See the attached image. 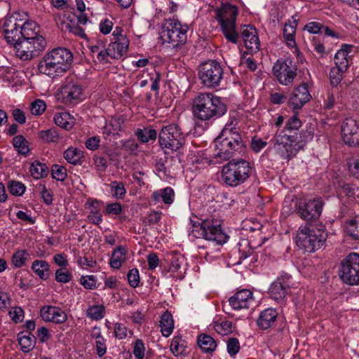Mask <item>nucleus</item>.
I'll return each instance as SVG.
<instances>
[{"mask_svg":"<svg viewBox=\"0 0 359 359\" xmlns=\"http://www.w3.org/2000/svg\"><path fill=\"white\" fill-rule=\"evenodd\" d=\"M236 124V119L228 122L219 135L215 140V147L218 150L215 156L222 161L229 160L236 152H241L245 147Z\"/></svg>","mask_w":359,"mask_h":359,"instance_id":"f257e3e1","label":"nucleus"},{"mask_svg":"<svg viewBox=\"0 0 359 359\" xmlns=\"http://www.w3.org/2000/svg\"><path fill=\"white\" fill-rule=\"evenodd\" d=\"M192 111L198 120L210 121L224 115L227 107L219 97L210 93H201L193 100Z\"/></svg>","mask_w":359,"mask_h":359,"instance_id":"f03ea898","label":"nucleus"},{"mask_svg":"<svg viewBox=\"0 0 359 359\" xmlns=\"http://www.w3.org/2000/svg\"><path fill=\"white\" fill-rule=\"evenodd\" d=\"M73 60V55L67 48H57L47 53L39 61L37 68L40 74L55 78L64 74Z\"/></svg>","mask_w":359,"mask_h":359,"instance_id":"7ed1b4c3","label":"nucleus"},{"mask_svg":"<svg viewBox=\"0 0 359 359\" xmlns=\"http://www.w3.org/2000/svg\"><path fill=\"white\" fill-rule=\"evenodd\" d=\"M192 230L190 235L196 238H204L223 245L227 242L229 236L224 232L221 226V221L206 218L205 219L194 217L190 218Z\"/></svg>","mask_w":359,"mask_h":359,"instance_id":"20e7f679","label":"nucleus"},{"mask_svg":"<svg viewBox=\"0 0 359 359\" xmlns=\"http://www.w3.org/2000/svg\"><path fill=\"white\" fill-rule=\"evenodd\" d=\"M214 18L220 25L222 32L228 41L236 44L239 34L236 29V20L238 14L237 6L229 3L222 4L214 10Z\"/></svg>","mask_w":359,"mask_h":359,"instance_id":"39448f33","label":"nucleus"},{"mask_svg":"<svg viewBox=\"0 0 359 359\" xmlns=\"http://www.w3.org/2000/svg\"><path fill=\"white\" fill-rule=\"evenodd\" d=\"M252 168L250 162L241 159H232L222 169V179L230 187H237L246 182L252 175Z\"/></svg>","mask_w":359,"mask_h":359,"instance_id":"423d86ee","label":"nucleus"},{"mask_svg":"<svg viewBox=\"0 0 359 359\" xmlns=\"http://www.w3.org/2000/svg\"><path fill=\"white\" fill-rule=\"evenodd\" d=\"M326 238L327 234L324 229L308 224L299 228L297 245L305 252H313L324 245Z\"/></svg>","mask_w":359,"mask_h":359,"instance_id":"0eeeda50","label":"nucleus"},{"mask_svg":"<svg viewBox=\"0 0 359 359\" xmlns=\"http://www.w3.org/2000/svg\"><path fill=\"white\" fill-rule=\"evenodd\" d=\"M273 148L281 158L290 161L303 149L304 145L297 140V136L289 135L283 130L273 137Z\"/></svg>","mask_w":359,"mask_h":359,"instance_id":"6e6552de","label":"nucleus"},{"mask_svg":"<svg viewBox=\"0 0 359 359\" xmlns=\"http://www.w3.org/2000/svg\"><path fill=\"white\" fill-rule=\"evenodd\" d=\"M158 142L162 149L176 151L182 147L185 136L177 123L163 126L158 134Z\"/></svg>","mask_w":359,"mask_h":359,"instance_id":"1a4fd4ad","label":"nucleus"},{"mask_svg":"<svg viewBox=\"0 0 359 359\" xmlns=\"http://www.w3.org/2000/svg\"><path fill=\"white\" fill-rule=\"evenodd\" d=\"M187 26L182 25L177 20H165L162 26L161 38L164 42L172 43L176 48L187 41Z\"/></svg>","mask_w":359,"mask_h":359,"instance_id":"9d476101","label":"nucleus"},{"mask_svg":"<svg viewBox=\"0 0 359 359\" xmlns=\"http://www.w3.org/2000/svg\"><path fill=\"white\" fill-rule=\"evenodd\" d=\"M198 78L201 83L208 88L219 86L224 74L222 65L215 60H208L198 67Z\"/></svg>","mask_w":359,"mask_h":359,"instance_id":"9b49d317","label":"nucleus"},{"mask_svg":"<svg viewBox=\"0 0 359 359\" xmlns=\"http://www.w3.org/2000/svg\"><path fill=\"white\" fill-rule=\"evenodd\" d=\"M46 46V40L42 36L35 39H23L14 47L16 55L22 60H29L38 56Z\"/></svg>","mask_w":359,"mask_h":359,"instance_id":"f8f14e48","label":"nucleus"},{"mask_svg":"<svg viewBox=\"0 0 359 359\" xmlns=\"http://www.w3.org/2000/svg\"><path fill=\"white\" fill-rule=\"evenodd\" d=\"M339 276L347 284H359V254L350 253L346 257L341 264Z\"/></svg>","mask_w":359,"mask_h":359,"instance_id":"ddd939ff","label":"nucleus"},{"mask_svg":"<svg viewBox=\"0 0 359 359\" xmlns=\"http://www.w3.org/2000/svg\"><path fill=\"white\" fill-rule=\"evenodd\" d=\"M323 205V200L320 198L301 201L297 208V212L304 220L314 221L320 217Z\"/></svg>","mask_w":359,"mask_h":359,"instance_id":"4468645a","label":"nucleus"},{"mask_svg":"<svg viewBox=\"0 0 359 359\" xmlns=\"http://www.w3.org/2000/svg\"><path fill=\"white\" fill-rule=\"evenodd\" d=\"M82 87L74 82L68 81L61 86L57 93L58 100L67 106H74L82 101Z\"/></svg>","mask_w":359,"mask_h":359,"instance_id":"2eb2a0df","label":"nucleus"},{"mask_svg":"<svg viewBox=\"0 0 359 359\" xmlns=\"http://www.w3.org/2000/svg\"><path fill=\"white\" fill-rule=\"evenodd\" d=\"M273 72L278 81L285 86L292 83L297 76V67L291 60H278L273 65Z\"/></svg>","mask_w":359,"mask_h":359,"instance_id":"dca6fc26","label":"nucleus"},{"mask_svg":"<svg viewBox=\"0 0 359 359\" xmlns=\"http://www.w3.org/2000/svg\"><path fill=\"white\" fill-rule=\"evenodd\" d=\"M291 276L287 273L281 274L271 285L269 288L270 297L278 303L283 304L288 294L291 283Z\"/></svg>","mask_w":359,"mask_h":359,"instance_id":"f3484780","label":"nucleus"},{"mask_svg":"<svg viewBox=\"0 0 359 359\" xmlns=\"http://www.w3.org/2000/svg\"><path fill=\"white\" fill-rule=\"evenodd\" d=\"M341 137L349 146H359V120L346 118L341 126Z\"/></svg>","mask_w":359,"mask_h":359,"instance_id":"a211bd4d","label":"nucleus"},{"mask_svg":"<svg viewBox=\"0 0 359 359\" xmlns=\"http://www.w3.org/2000/svg\"><path fill=\"white\" fill-rule=\"evenodd\" d=\"M311 98L308 85L302 83L294 90L288 99V104L294 110L300 109Z\"/></svg>","mask_w":359,"mask_h":359,"instance_id":"6ab92c4d","label":"nucleus"},{"mask_svg":"<svg viewBox=\"0 0 359 359\" xmlns=\"http://www.w3.org/2000/svg\"><path fill=\"white\" fill-rule=\"evenodd\" d=\"M240 32L246 48L257 52L259 49L260 43L255 27L252 25H242Z\"/></svg>","mask_w":359,"mask_h":359,"instance_id":"aec40b11","label":"nucleus"},{"mask_svg":"<svg viewBox=\"0 0 359 359\" xmlns=\"http://www.w3.org/2000/svg\"><path fill=\"white\" fill-rule=\"evenodd\" d=\"M20 25L18 23V19L9 18L4 24V37L7 43L13 45L14 47L18 41H21Z\"/></svg>","mask_w":359,"mask_h":359,"instance_id":"412c9836","label":"nucleus"},{"mask_svg":"<svg viewBox=\"0 0 359 359\" xmlns=\"http://www.w3.org/2000/svg\"><path fill=\"white\" fill-rule=\"evenodd\" d=\"M229 302L234 310L248 309L254 303L252 292L249 290H240L232 296Z\"/></svg>","mask_w":359,"mask_h":359,"instance_id":"4be33fe9","label":"nucleus"},{"mask_svg":"<svg viewBox=\"0 0 359 359\" xmlns=\"http://www.w3.org/2000/svg\"><path fill=\"white\" fill-rule=\"evenodd\" d=\"M40 315L45 321L55 323H62L67 319L65 312L54 306H44L40 310Z\"/></svg>","mask_w":359,"mask_h":359,"instance_id":"5701e85b","label":"nucleus"},{"mask_svg":"<svg viewBox=\"0 0 359 359\" xmlns=\"http://www.w3.org/2000/svg\"><path fill=\"white\" fill-rule=\"evenodd\" d=\"M129 41L126 36H121L118 41L110 43L107 48V54L112 59H119L128 51Z\"/></svg>","mask_w":359,"mask_h":359,"instance_id":"b1692460","label":"nucleus"},{"mask_svg":"<svg viewBox=\"0 0 359 359\" xmlns=\"http://www.w3.org/2000/svg\"><path fill=\"white\" fill-rule=\"evenodd\" d=\"M352 46L344 44L334 55L335 67L340 68L341 70L346 71L348 67L349 55Z\"/></svg>","mask_w":359,"mask_h":359,"instance_id":"393cba45","label":"nucleus"},{"mask_svg":"<svg viewBox=\"0 0 359 359\" xmlns=\"http://www.w3.org/2000/svg\"><path fill=\"white\" fill-rule=\"evenodd\" d=\"M278 316V312L273 309H267L262 311L257 320V325L263 330L271 327Z\"/></svg>","mask_w":359,"mask_h":359,"instance_id":"a878e982","label":"nucleus"},{"mask_svg":"<svg viewBox=\"0 0 359 359\" xmlns=\"http://www.w3.org/2000/svg\"><path fill=\"white\" fill-rule=\"evenodd\" d=\"M123 123L124 120L122 116L111 117L102 128V133L104 137L107 138L111 135L118 134L121 130Z\"/></svg>","mask_w":359,"mask_h":359,"instance_id":"bb28decb","label":"nucleus"},{"mask_svg":"<svg viewBox=\"0 0 359 359\" xmlns=\"http://www.w3.org/2000/svg\"><path fill=\"white\" fill-rule=\"evenodd\" d=\"M128 249L126 247L120 245L116 248L111 254L109 264L111 267L118 269L121 267L122 264L126 260V255Z\"/></svg>","mask_w":359,"mask_h":359,"instance_id":"cd10ccee","label":"nucleus"},{"mask_svg":"<svg viewBox=\"0 0 359 359\" xmlns=\"http://www.w3.org/2000/svg\"><path fill=\"white\" fill-rule=\"evenodd\" d=\"M160 327L163 336L168 337L172 334L174 329V320L169 311H166L161 315Z\"/></svg>","mask_w":359,"mask_h":359,"instance_id":"c85d7f7f","label":"nucleus"},{"mask_svg":"<svg viewBox=\"0 0 359 359\" xmlns=\"http://www.w3.org/2000/svg\"><path fill=\"white\" fill-rule=\"evenodd\" d=\"M197 343L201 350L206 353H212L217 348L215 340L205 334H201L198 337Z\"/></svg>","mask_w":359,"mask_h":359,"instance_id":"c756f323","label":"nucleus"},{"mask_svg":"<svg viewBox=\"0 0 359 359\" xmlns=\"http://www.w3.org/2000/svg\"><path fill=\"white\" fill-rule=\"evenodd\" d=\"M35 341V337L29 332H27L26 334L24 332L18 334V342L24 353H28L34 348Z\"/></svg>","mask_w":359,"mask_h":359,"instance_id":"7c9ffc66","label":"nucleus"},{"mask_svg":"<svg viewBox=\"0 0 359 359\" xmlns=\"http://www.w3.org/2000/svg\"><path fill=\"white\" fill-rule=\"evenodd\" d=\"M175 193L171 187H165V189L154 191L152 194V199L156 202L163 201L165 204L170 205L174 201Z\"/></svg>","mask_w":359,"mask_h":359,"instance_id":"2f4dec72","label":"nucleus"},{"mask_svg":"<svg viewBox=\"0 0 359 359\" xmlns=\"http://www.w3.org/2000/svg\"><path fill=\"white\" fill-rule=\"evenodd\" d=\"M345 231L351 239L359 241V215L353 217L346 222Z\"/></svg>","mask_w":359,"mask_h":359,"instance_id":"473e14b6","label":"nucleus"},{"mask_svg":"<svg viewBox=\"0 0 359 359\" xmlns=\"http://www.w3.org/2000/svg\"><path fill=\"white\" fill-rule=\"evenodd\" d=\"M297 23L295 21H290L285 22L283 29V36L285 40L290 47L295 46L294 35L296 32Z\"/></svg>","mask_w":359,"mask_h":359,"instance_id":"72a5a7b5","label":"nucleus"},{"mask_svg":"<svg viewBox=\"0 0 359 359\" xmlns=\"http://www.w3.org/2000/svg\"><path fill=\"white\" fill-rule=\"evenodd\" d=\"M32 270L41 278L46 280L49 276V265L45 260L37 259L32 263Z\"/></svg>","mask_w":359,"mask_h":359,"instance_id":"f704fd0d","label":"nucleus"},{"mask_svg":"<svg viewBox=\"0 0 359 359\" xmlns=\"http://www.w3.org/2000/svg\"><path fill=\"white\" fill-rule=\"evenodd\" d=\"M55 123L66 130H69L73 126V118L67 112H61L54 116Z\"/></svg>","mask_w":359,"mask_h":359,"instance_id":"c9c22d12","label":"nucleus"},{"mask_svg":"<svg viewBox=\"0 0 359 359\" xmlns=\"http://www.w3.org/2000/svg\"><path fill=\"white\" fill-rule=\"evenodd\" d=\"M36 27V25L33 22H26L20 25L21 39H35L36 36H39L35 31Z\"/></svg>","mask_w":359,"mask_h":359,"instance_id":"e433bc0d","label":"nucleus"},{"mask_svg":"<svg viewBox=\"0 0 359 359\" xmlns=\"http://www.w3.org/2000/svg\"><path fill=\"white\" fill-rule=\"evenodd\" d=\"M83 157V152L77 148L69 147L64 152V158L68 163L74 165L79 163Z\"/></svg>","mask_w":359,"mask_h":359,"instance_id":"4c0bfd02","label":"nucleus"},{"mask_svg":"<svg viewBox=\"0 0 359 359\" xmlns=\"http://www.w3.org/2000/svg\"><path fill=\"white\" fill-rule=\"evenodd\" d=\"M135 134L137 139L143 143L148 142L149 140H155L157 137V132L153 128H138Z\"/></svg>","mask_w":359,"mask_h":359,"instance_id":"58836bf2","label":"nucleus"},{"mask_svg":"<svg viewBox=\"0 0 359 359\" xmlns=\"http://www.w3.org/2000/svg\"><path fill=\"white\" fill-rule=\"evenodd\" d=\"M30 172L34 178L40 179L48 175V168L45 163L35 161L31 165Z\"/></svg>","mask_w":359,"mask_h":359,"instance_id":"ea45409f","label":"nucleus"},{"mask_svg":"<svg viewBox=\"0 0 359 359\" xmlns=\"http://www.w3.org/2000/svg\"><path fill=\"white\" fill-rule=\"evenodd\" d=\"M92 337L95 339V348L96 354L99 357H102L107 352L106 339L101 334L100 332L93 333Z\"/></svg>","mask_w":359,"mask_h":359,"instance_id":"a19ab883","label":"nucleus"},{"mask_svg":"<svg viewBox=\"0 0 359 359\" xmlns=\"http://www.w3.org/2000/svg\"><path fill=\"white\" fill-rule=\"evenodd\" d=\"M13 147L19 154L27 155L29 152V142L22 135H17L13 140Z\"/></svg>","mask_w":359,"mask_h":359,"instance_id":"79ce46f5","label":"nucleus"},{"mask_svg":"<svg viewBox=\"0 0 359 359\" xmlns=\"http://www.w3.org/2000/svg\"><path fill=\"white\" fill-rule=\"evenodd\" d=\"M62 29L65 32H68L73 34L75 36H79L81 39H86L87 35L85 33L84 29L76 23L62 22Z\"/></svg>","mask_w":359,"mask_h":359,"instance_id":"37998d69","label":"nucleus"},{"mask_svg":"<svg viewBox=\"0 0 359 359\" xmlns=\"http://www.w3.org/2000/svg\"><path fill=\"white\" fill-rule=\"evenodd\" d=\"M39 137L44 142L56 143L59 141L60 136L57 131L55 128H50L48 130H41L39 132Z\"/></svg>","mask_w":359,"mask_h":359,"instance_id":"c03bdc74","label":"nucleus"},{"mask_svg":"<svg viewBox=\"0 0 359 359\" xmlns=\"http://www.w3.org/2000/svg\"><path fill=\"white\" fill-rule=\"evenodd\" d=\"M105 309L102 305H93L89 306L86 311V315L92 320H99L104 318Z\"/></svg>","mask_w":359,"mask_h":359,"instance_id":"a18cd8bd","label":"nucleus"},{"mask_svg":"<svg viewBox=\"0 0 359 359\" xmlns=\"http://www.w3.org/2000/svg\"><path fill=\"white\" fill-rule=\"evenodd\" d=\"M111 195L118 199H122L125 197L126 189L122 182L112 181L109 184Z\"/></svg>","mask_w":359,"mask_h":359,"instance_id":"49530a36","label":"nucleus"},{"mask_svg":"<svg viewBox=\"0 0 359 359\" xmlns=\"http://www.w3.org/2000/svg\"><path fill=\"white\" fill-rule=\"evenodd\" d=\"M170 351L175 356L182 355L186 351L184 341L181 337H175L170 344Z\"/></svg>","mask_w":359,"mask_h":359,"instance_id":"de8ad7c7","label":"nucleus"},{"mask_svg":"<svg viewBox=\"0 0 359 359\" xmlns=\"http://www.w3.org/2000/svg\"><path fill=\"white\" fill-rule=\"evenodd\" d=\"M233 323L229 320H224L221 323L214 322L213 327L219 334L227 335L233 332Z\"/></svg>","mask_w":359,"mask_h":359,"instance_id":"09e8293b","label":"nucleus"},{"mask_svg":"<svg viewBox=\"0 0 359 359\" xmlns=\"http://www.w3.org/2000/svg\"><path fill=\"white\" fill-rule=\"evenodd\" d=\"M27 259V252L25 250H18L13 255L11 262L15 267L20 268L25 264Z\"/></svg>","mask_w":359,"mask_h":359,"instance_id":"8fccbe9b","label":"nucleus"},{"mask_svg":"<svg viewBox=\"0 0 359 359\" xmlns=\"http://www.w3.org/2000/svg\"><path fill=\"white\" fill-rule=\"evenodd\" d=\"M345 72V70H341L340 68L335 67L331 68L330 71V80L332 86L337 88L342 79L343 73Z\"/></svg>","mask_w":359,"mask_h":359,"instance_id":"3c124183","label":"nucleus"},{"mask_svg":"<svg viewBox=\"0 0 359 359\" xmlns=\"http://www.w3.org/2000/svg\"><path fill=\"white\" fill-rule=\"evenodd\" d=\"M9 192L14 196H22L25 191V186L18 181H11L8 184Z\"/></svg>","mask_w":359,"mask_h":359,"instance_id":"603ef678","label":"nucleus"},{"mask_svg":"<svg viewBox=\"0 0 359 359\" xmlns=\"http://www.w3.org/2000/svg\"><path fill=\"white\" fill-rule=\"evenodd\" d=\"M226 349L230 356L234 357L241 349L238 339L236 337L229 338L226 342Z\"/></svg>","mask_w":359,"mask_h":359,"instance_id":"864d4df0","label":"nucleus"},{"mask_svg":"<svg viewBox=\"0 0 359 359\" xmlns=\"http://www.w3.org/2000/svg\"><path fill=\"white\" fill-rule=\"evenodd\" d=\"M51 175L53 178L58 181H64L67 177L66 168L62 165L55 164L52 166Z\"/></svg>","mask_w":359,"mask_h":359,"instance_id":"5fc2aeb1","label":"nucleus"},{"mask_svg":"<svg viewBox=\"0 0 359 359\" xmlns=\"http://www.w3.org/2000/svg\"><path fill=\"white\" fill-rule=\"evenodd\" d=\"M72 278V276L67 268H60L55 272V280L59 283H67Z\"/></svg>","mask_w":359,"mask_h":359,"instance_id":"6e6d98bb","label":"nucleus"},{"mask_svg":"<svg viewBox=\"0 0 359 359\" xmlns=\"http://www.w3.org/2000/svg\"><path fill=\"white\" fill-rule=\"evenodd\" d=\"M302 126L301 121L297 118V115H294L288 118L286 122L285 128L289 132L298 130Z\"/></svg>","mask_w":359,"mask_h":359,"instance_id":"4d7b16f0","label":"nucleus"},{"mask_svg":"<svg viewBox=\"0 0 359 359\" xmlns=\"http://www.w3.org/2000/svg\"><path fill=\"white\" fill-rule=\"evenodd\" d=\"M46 105L44 101L37 99L31 104L30 111L33 115H41L46 109Z\"/></svg>","mask_w":359,"mask_h":359,"instance_id":"13d9d810","label":"nucleus"},{"mask_svg":"<svg viewBox=\"0 0 359 359\" xmlns=\"http://www.w3.org/2000/svg\"><path fill=\"white\" fill-rule=\"evenodd\" d=\"M8 315L14 323H18L23 320L24 311L20 306H15L8 312Z\"/></svg>","mask_w":359,"mask_h":359,"instance_id":"bf43d9fd","label":"nucleus"},{"mask_svg":"<svg viewBox=\"0 0 359 359\" xmlns=\"http://www.w3.org/2000/svg\"><path fill=\"white\" fill-rule=\"evenodd\" d=\"M161 219V213L153 211L149 213L144 219L143 224L145 226L158 224Z\"/></svg>","mask_w":359,"mask_h":359,"instance_id":"052dcab7","label":"nucleus"},{"mask_svg":"<svg viewBox=\"0 0 359 359\" xmlns=\"http://www.w3.org/2000/svg\"><path fill=\"white\" fill-rule=\"evenodd\" d=\"M114 337L118 339H123L127 337L128 329L121 323H116L114 325Z\"/></svg>","mask_w":359,"mask_h":359,"instance_id":"680f3d73","label":"nucleus"},{"mask_svg":"<svg viewBox=\"0 0 359 359\" xmlns=\"http://www.w3.org/2000/svg\"><path fill=\"white\" fill-rule=\"evenodd\" d=\"M127 278L128 283L132 287L135 288L138 286L140 283V275L137 269L129 270L127 274Z\"/></svg>","mask_w":359,"mask_h":359,"instance_id":"e2e57ef3","label":"nucleus"},{"mask_svg":"<svg viewBox=\"0 0 359 359\" xmlns=\"http://www.w3.org/2000/svg\"><path fill=\"white\" fill-rule=\"evenodd\" d=\"M339 90L337 88L329 92L326 100L324 102V108L326 109H332L336 102V95H339Z\"/></svg>","mask_w":359,"mask_h":359,"instance_id":"0e129e2a","label":"nucleus"},{"mask_svg":"<svg viewBox=\"0 0 359 359\" xmlns=\"http://www.w3.org/2000/svg\"><path fill=\"white\" fill-rule=\"evenodd\" d=\"M145 347L141 339H137L135 342L133 354L137 359H143L144 357Z\"/></svg>","mask_w":359,"mask_h":359,"instance_id":"69168bd1","label":"nucleus"},{"mask_svg":"<svg viewBox=\"0 0 359 359\" xmlns=\"http://www.w3.org/2000/svg\"><path fill=\"white\" fill-rule=\"evenodd\" d=\"M287 100V96L284 93L275 92L270 95V101L273 104H282Z\"/></svg>","mask_w":359,"mask_h":359,"instance_id":"338daca9","label":"nucleus"},{"mask_svg":"<svg viewBox=\"0 0 359 359\" xmlns=\"http://www.w3.org/2000/svg\"><path fill=\"white\" fill-rule=\"evenodd\" d=\"M87 217L90 222L97 226L100 225L102 222V216L96 208L90 210V212Z\"/></svg>","mask_w":359,"mask_h":359,"instance_id":"774afa93","label":"nucleus"}]
</instances>
